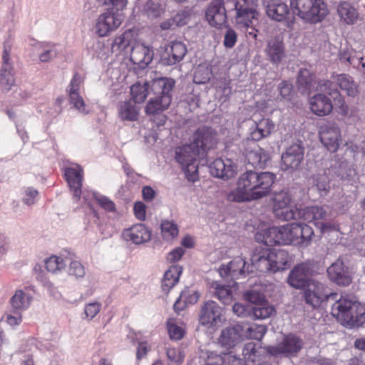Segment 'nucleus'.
Here are the masks:
<instances>
[{
	"mask_svg": "<svg viewBox=\"0 0 365 365\" xmlns=\"http://www.w3.org/2000/svg\"><path fill=\"white\" fill-rule=\"evenodd\" d=\"M298 215L302 220L313 222L316 227L320 229L322 233L327 232L335 228L330 222H324L327 212L320 206H311L299 211Z\"/></svg>",
	"mask_w": 365,
	"mask_h": 365,
	"instance_id": "13",
	"label": "nucleus"
},
{
	"mask_svg": "<svg viewBox=\"0 0 365 365\" xmlns=\"http://www.w3.org/2000/svg\"><path fill=\"white\" fill-rule=\"evenodd\" d=\"M118 116L123 121H135L139 115V109L131 100L120 101L117 106Z\"/></svg>",
	"mask_w": 365,
	"mask_h": 365,
	"instance_id": "33",
	"label": "nucleus"
},
{
	"mask_svg": "<svg viewBox=\"0 0 365 365\" xmlns=\"http://www.w3.org/2000/svg\"><path fill=\"white\" fill-rule=\"evenodd\" d=\"M168 358L174 363L181 364L185 358V354L180 348H168L167 350Z\"/></svg>",
	"mask_w": 365,
	"mask_h": 365,
	"instance_id": "60",
	"label": "nucleus"
},
{
	"mask_svg": "<svg viewBox=\"0 0 365 365\" xmlns=\"http://www.w3.org/2000/svg\"><path fill=\"white\" fill-rule=\"evenodd\" d=\"M101 304L98 302H92L85 304L82 318L86 320L93 319L101 311Z\"/></svg>",
	"mask_w": 365,
	"mask_h": 365,
	"instance_id": "53",
	"label": "nucleus"
},
{
	"mask_svg": "<svg viewBox=\"0 0 365 365\" xmlns=\"http://www.w3.org/2000/svg\"><path fill=\"white\" fill-rule=\"evenodd\" d=\"M210 174L218 178H223L227 176L226 165L225 162L220 159H216L209 166Z\"/></svg>",
	"mask_w": 365,
	"mask_h": 365,
	"instance_id": "50",
	"label": "nucleus"
},
{
	"mask_svg": "<svg viewBox=\"0 0 365 365\" xmlns=\"http://www.w3.org/2000/svg\"><path fill=\"white\" fill-rule=\"evenodd\" d=\"M244 297L247 301L253 304L255 306L259 305V304L266 301L264 296L261 293L253 290L245 292Z\"/></svg>",
	"mask_w": 365,
	"mask_h": 365,
	"instance_id": "62",
	"label": "nucleus"
},
{
	"mask_svg": "<svg viewBox=\"0 0 365 365\" xmlns=\"http://www.w3.org/2000/svg\"><path fill=\"white\" fill-rule=\"evenodd\" d=\"M163 238L171 241L176 238L179 233L178 225L171 220H163L160 225Z\"/></svg>",
	"mask_w": 365,
	"mask_h": 365,
	"instance_id": "45",
	"label": "nucleus"
},
{
	"mask_svg": "<svg viewBox=\"0 0 365 365\" xmlns=\"http://www.w3.org/2000/svg\"><path fill=\"white\" fill-rule=\"evenodd\" d=\"M256 344L253 342L246 344L243 349V355L247 363L257 361Z\"/></svg>",
	"mask_w": 365,
	"mask_h": 365,
	"instance_id": "57",
	"label": "nucleus"
},
{
	"mask_svg": "<svg viewBox=\"0 0 365 365\" xmlns=\"http://www.w3.org/2000/svg\"><path fill=\"white\" fill-rule=\"evenodd\" d=\"M237 24L245 27H249L252 24V20L257 19L258 12L256 8L245 7V9L237 8L236 10Z\"/></svg>",
	"mask_w": 365,
	"mask_h": 365,
	"instance_id": "40",
	"label": "nucleus"
},
{
	"mask_svg": "<svg viewBox=\"0 0 365 365\" xmlns=\"http://www.w3.org/2000/svg\"><path fill=\"white\" fill-rule=\"evenodd\" d=\"M336 83L340 89L349 96L354 98L359 93V86L354 82L352 77L347 74H336L331 76V80H324L319 82L318 89L324 91L332 96L336 94L337 91L334 86Z\"/></svg>",
	"mask_w": 365,
	"mask_h": 365,
	"instance_id": "6",
	"label": "nucleus"
},
{
	"mask_svg": "<svg viewBox=\"0 0 365 365\" xmlns=\"http://www.w3.org/2000/svg\"><path fill=\"white\" fill-rule=\"evenodd\" d=\"M149 83L137 82L130 87V93L135 103L143 102L148 94Z\"/></svg>",
	"mask_w": 365,
	"mask_h": 365,
	"instance_id": "44",
	"label": "nucleus"
},
{
	"mask_svg": "<svg viewBox=\"0 0 365 365\" xmlns=\"http://www.w3.org/2000/svg\"><path fill=\"white\" fill-rule=\"evenodd\" d=\"M304 158V148L299 144H293L282 155L280 168L292 172L299 168Z\"/></svg>",
	"mask_w": 365,
	"mask_h": 365,
	"instance_id": "17",
	"label": "nucleus"
},
{
	"mask_svg": "<svg viewBox=\"0 0 365 365\" xmlns=\"http://www.w3.org/2000/svg\"><path fill=\"white\" fill-rule=\"evenodd\" d=\"M38 192L34 187H27L24 191V195L22 198L23 202L28 205L31 206L34 205L37 200Z\"/></svg>",
	"mask_w": 365,
	"mask_h": 365,
	"instance_id": "59",
	"label": "nucleus"
},
{
	"mask_svg": "<svg viewBox=\"0 0 365 365\" xmlns=\"http://www.w3.org/2000/svg\"><path fill=\"white\" fill-rule=\"evenodd\" d=\"M36 49L38 55L39 61L41 62H48L56 58L58 54L56 46L51 43H38L36 46Z\"/></svg>",
	"mask_w": 365,
	"mask_h": 365,
	"instance_id": "38",
	"label": "nucleus"
},
{
	"mask_svg": "<svg viewBox=\"0 0 365 365\" xmlns=\"http://www.w3.org/2000/svg\"><path fill=\"white\" fill-rule=\"evenodd\" d=\"M255 239L257 242L269 246L288 245L284 225L269 227L266 224H262L257 228Z\"/></svg>",
	"mask_w": 365,
	"mask_h": 365,
	"instance_id": "10",
	"label": "nucleus"
},
{
	"mask_svg": "<svg viewBox=\"0 0 365 365\" xmlns=\"http://www.w3.org/2000/svg\"><path fill=\"white\" fill-rule=\"evenodd\" d=\"M246 263L241 257H237L230 262V275L239 278L245 273Z\"/></svg>",
	"mask_w": 365,
	"mask_h": 365,
	"instance_id": "48",
	"label": "nucleus"
},
{
	"mask_svg": "<svg viewBox=\"0 0 365 365\" xmlns=\"http://www.w3.org/2000/svg\"><path fill=\"white\" fill-rule=\"evenodd\" d=\"M199 297L198 292L189 289H184L173 305L174 310L177 312L183 310L186 306L195 304Z\"/></svg>",
	"mask_w": 365,
	"mask_h": 365,
	"instance_id": "35",
	"label": "nucleus"
},
{
	"mask_svg": "<svg viewBox=\"0 0 365 365\" xmlns=\"http://www.w3.org/2000/svg\"><path fill=\"white\" fill-rule=\"evenodd\" d=\"M337 12L340 20L348 25L355 24L359 19V12L356 8L349 1H342L339 3L337 8Z\"/></svg>",
	"mask_w": 365,
	"mask_h": 365,
	"instance_id": "34",
	"label": "nucleus"
},
{
	"mask_svg": "<svg viewBox=\"0 0 365 365\" xmlns=\"http://www.w3.org/2000/svg\"><path fill=\"white\" fill-rule=\"evenodd\" d=\"M65 176L72 192L73 202L79 203L82 200L81 195L83 193L81 190L83 179V168L79 165L75 164L66 168Z\"/></svg>",
	"mask_w": 365,
	"mask_h": 365,
	"instance_id": "16",
	"label": "nucleus"
},
{
	"mask_svg": "<svg viewBox=\"0 0 365 365\" xmlns=\"http://www.w3.org/2000/svg\"><path fill=\"white\" fill-rule=\"evenodd\" d=\"M171 102L168 96L162 98L158 96L150 98L145 106V113L148 115H154L163 112L169 108Z\"/></svg>",
	"mask_w": 365,
	"mask_h": 365,
	"instance_id": "37",
	"label": "nucleus"
},
{
	"mask_svg": "<svg viewBox=\"0 0 365 365\" xmlns=\"http://www.w3.org/2000/svg\"><path fill=\"white\" fill-rule=\"evenodd\" d=\"M95 199L98 204L101 208L106 212L113 213L115 217L120 216L119 213L116 210L115 203L108 197L94 192H88L84 190L83 193L82 200L79 202L81 205H91V200Z\"/></svg>",
	"mask_w": 365,
	"mask_h": 365,
	"instance_id": "27",
	"label": "nucleus"
},
{
	"mask_svg": "<svg viewBox=\"0 0 365 365\" xmlns=\"http://www.w3.org/2000/svg\"><path fill=\"white\" fill-rule=\"evenodd\" d=\"M210 287L213 289V295L221 303L227 304L228 303V283L222 282L218 280L213 281Z\"/></svg>",
	"mask_w": 365,
	"mask_h": 365,
	"instance_id": "43",
	"label": "nucleus"
},
{
	"mask_svg": "<svg viewBox=\"0 0 365 365\" xmlns=\"http://www.w3.org/2000/svg\"><path fill=\"white\" fill-rule=\"evenodd\" d=\"M339 58L340 61L349 65L355 63V61H356V56L350 46H346L340 51Z\"/></svg>",
	"mask_w": 365,
	"mask_h": 365,
	"instance_id": "56",
	"label": "nucleus"
},
{
	"mask_svg": "<svg viewBox=\"0 0 365 365\" xmlns=\"http://www.w3.org/2000/svg\"><path fill=\"white\" fill-rule=\"evenodd\" d=\"M358 61L362 68H365V63L363 61L365 51V43L364 41H356L350 46Z\"/></svg>",
	"mask_w": 365,
	"mask_h": 365,
	"instance_id": "54",
	"label": "nucleus"
},
{
	"mask_svg": "<svg viewBox=\"0 0 365 365\" xmlns=\"http://www.w3.org/2000/svg\"><path fill=\"white\" fill-rule=\"evenodd\" d=\"M304 289L305 302L314 308L324 306L329 300L336 299L338 297L336 292L329 293L326 287L316 280L308 282Z\"/></svg>",
	"mask_w": 365,
	"mask_h": 365,
	"instance_id": "8",
	"label": "nucleus"
},
{
	"mask_svg": "<svg viewBox=\"0 0 365 365\" xmlns=\"http://www.w3.org/2000/svg\"><path fill=\"white\" fill-rule=\"evenodd\" d=\"M182 272V267L178 264L170 267V268L165 272L162 281V289L163 291H170V289L177 284Z\"/></svg>",
	"mask_w": 365,
	"mask_h": 365,
	"instance_id": "36",
	"label": "nucleus"
},
{
	"mask_svg": "<svg viewBox=\"0 0 365 365\" xmlns=\"http://www.w3.org/2000/svg\"><path fill=\"white\" fill-rule=\"evenodd\" d=\"M288 245L302 247H307L314 235L313 229L304 223H288L284 225Z\"/></svg>",
	"mask_w": 365,
	"mask_h": 365,
	"instance_id": "9",
	"label": "nucleus"
},
{
	"mask_svg": "<svg viewBox=\"0 0 365 365\" xmlns=\"http://www.w3.org/2000/svg\"><path fill=\"white\" fill-rule=\"evenodd\" d=\"M186 53L187 48L185 43L178 41H172L165 48L163 61L168 66L175 65L182 60Z\"/></svg>",
	"mask_w": 365,
	"mask_h": 365,
	"instance_id": "29",
	"label": "nucleus"
},
{
	"mask_svg": "<svg viewBox=\"0 0 365 365\" xmlns=\"http://www.w3.org/2000/svg\"><path fill=\"white\" fill-rule=\"evenodd\" d=\"M264 53L268 61L273 64H279L285 56V49L282 38L277 36L267 42Z\"/></svg>",
	"mask_w": 365,
	"mask_h": 365,
	"instance_id": "25",
	"label": "nucleus"
},
{
	"mask_svg": "<svg viewBox=\"0 0 365 365\" xmlns=\"http://www.w3.org/2000/svg\"><path fill=\"white\" fill-rule=\"evenodd\" d=\"M135 339L138 342L136 358L138 360H141L150 351L151 344L149 342L148 337L140 332L135 334Z\"/></svg>",
	"mask_w": 365,
	"mask_h": 365,
	"instance_id": "46",
	"label": "nucleus"
},
{
	"mask_svg": "<svg viewBox=\"0 0 365 365\" xmlns=\"http://www.w3.org/2000/svg\"><path fill=\"white\" fill-rule=\"evenodd\" d=\"M309 274V266L307 264H299L295 266L289 273L287 279L288 284L296 289L305 288L307 283L313 279L308 278Z\"/></svg>",
	"mask_w": 365,
	"mask_h": 365,
	"instance_id": "26",
	"label": "nucleus"
},
{
	"mask_svg": "<svg viewBox=\"0 0 365 365\" xmlns=\"http://www.w3.org/2000/svg\"><path fill=\"white\" fill-rule=\"evenodd\" d=\"M167 327L169 336L172 339L180 340L183 337L184 329L179 326L175 319H169L167 322Z\"/></svg>",
	"mask_w": 365,
	"mask_h": 365,
	"instance_id": "51",
	"label": "nucleus"
},
{
	"mask_svg": "<svg viewBox=\"0 0 365 365\" xmlns=\"http://www.w3.org/2000/svg\"><path fill=\"white\" fill-rule=\"evenodd\" d=\"M68 260V255H52L45 260V266L48 272L56 274L65 269Z\"/></svg>",
	"mask_w": 365,
	"mask_h": 365,
	"instance_id": "39",
	"label": "nucleus"
},
{
	"mask_svg": "<svg viewBox=\"0 0 365 365\" xmlns=\"http://www.w3.org/2000/svg\"><path fill=\"white\" fill-rule=\"evenodd\" d=\"M274 128V123L267 118L254 121V126L250 132L251 138L257 141L269 136Z\"/></svg>",
	"mask_w": 365,
	"mask_h": 365,
	"instance_id": "31",
	"label": "nucleus"
},
{
	"mask_svg": "<svg viewBox=\"0 0 365 365\" xmlns=\"http://www.w3.org/2000/svg\"><path fill=\"white\" fill-rule=\"evenodd\" d=\"M15 79L13 70L0 71V86L4 91H9L14 86Z\"/></svg>",
	"mask_w": 365,
	"mask_h": 365,
	"instance_id": "49",
	"label": "nucleus"
},
{
	"mask_svg": "<svg viewBox=\"0 0 365 365\" xmlns=\"http://www.w3.org/2000/svg\"><path fill=\"white\" fill-rule=\"evenodd\" d=\"M68 274L76 278H82L86 274L83 265L78 260L68 256Z\"/></svg>",
	"mask_w": 365,
	"mask_h": 365,
	"instance_id": "52",
	"label": "nucleus"
},
{
	"mask_svg": "<svg viewBox=\"0 0 365 365\" xmlns=\"http://www.w3.org/2000/svg\"><path fill=\"white\" fill-rule=\"evenodd\" d=\"M144 10L149 16L152 17H158L163 11L161 6L153 0H150L145 4Z\"/></svg>",
	"mask_w": 365,
	"mask_h": 365,
	"instance_id": "61",
	"label": "nucleus"
},
{
	"mask_svg": "<svg viewBox=\"0 0 365 365\" xmlns=\"http://www.w3.org/2000/svg\"><path fill=\"white\" fill-rule=\"evenodd\" d=\"M273 212L279 219L290 220L296 218L298 210L293 204L290 195L282 191L277 193L273 198Z\"/></svg>",
	"mask_w": 365,
	"mask_h": 365,
	"instance_id": "12",
	"label": "nucleus"
},
{
	"mask_svg": "<svg viewBox=\"0 0 365 365\" xmlns=\"http://www.w3.org/2000/svg\"><path fill=\"white\" fill-rule=\"evenodd\" d=\"M267 327L264 325L253 324L247 329V335L250 338L261 340L267 332Z\"/></svg>",
	"mask_w": 365,
	"mask_h": 365,
	"instance_id": "55",
	"label": "nucleus"
},
{
	"mask_svg": "<svg viewBox=\"0 0 365 365\" xmlns=\"http://www.w3.org/2000/svg\"><path fill=\"white\" fill-rule=\"evenodd\" d=\"M290 257L284 250L257 248L251 256L252 267L264 272H277L289 267Z\"/></svg>",
	"mask_w": 365,
	"mask_h": 365,
	"instance_id": "4",
	"label": "nucleus"
},
{
	"mask_svg": "<svg viewBox=\"0 0 365 365\" xmlns=\"http://www.w3.org/2000/svg\"><path fill=\"white\" fill-rule=\"evenodd\" d=\"M10 50L9 46L4 45V52L2 56V66L1 71L13 70L12 63L10 59Z\"/></svg>",
	"mask_w": 365,
	"mask_h": 365,
	"instance_id": "64",
	"label": "nucleus"
},
{
	"mask_svg": "<svg viewBox=\"0 0 365 365\" xmlns=\"http://www.w3.org/2000/svg\"><path fill=\"white\" fill-rule=\"evenodd\" d=\"M276 175L270 172L247 170L240 176L232 195L237 201L258 200L268 195Z\"/></svg>",
	"mask_w": 365,
	"mask_h": 365,
	"instance_id": "2",
	"label": "nucleus"
},
{
	"mask_svg": "<svg viewBox=\"0 0 365 365\" xmlns=\"http://www.w3.org/2000/svg\"><path fill=\"white\" fill-rule=\"evenodd\" d=\"M319 135L321 143L327 150L335 152L339 149L341 135L339 127L335 123L327 122L322 125Z\"/></svg>",
	"mask_w": 365,
	"mask_h": 365,
	"instance_id": "14",
	"label": "nucleus"
},
{
	"mask_svg": "<svg viewBox=\"0 0 365 365\" xmlns=\"http://www.w3.org/2000/svg\"><path fill=\"white\" fill-rule=\"evenodd\" d=\"M175 85V81L173 78L168 77H159L153 79L151 89L153 93L162 98L168 96L172 101V91Z\"/></svg>",
	"mask_w": 365,
	"mask_h": 365,
	"instance_id": "30",
	"label": "nucleus"
},
{
	"mask_svg": "<svg viewBox=\"0 0 365 365\" xmlns=\"http://www.w3.org/2000/svg\"><path fill=\"white\" fill-rule=\"evenodd\" d=\"M332 300L335 302L331 307V315L341 325L351 329L365 323V304L343 297Z\"/></svg>",
	"mask_w": 365,
	"mask_h": 365,
	"instance_id": "3",
	"label": "nucleus"
},
{
	"mask_svg": "<svg viewBox=\"0 0 365 365\" xmlns=\"http://www.w3.org/2000/svg\"><path fill=\"white\" fill-rule=\"evenodd\" d=\"M267 16L272 20L282 22L284 25L291 28L294 24V18L292 16L289 8L286 2L282 0H264Z\"/></svg>",
	"mask_w": 365,
	"mask_h": 365,
	"instance_id": "11",
	"label": "nucleus"
},
{
	"mask_svg": "<svg viewBox=\"0 0 365 365\" xmlns=\"http://www.w3.org/2000/svg\"><path fill=\"white\" fill-rule=\"evenodd\" d=\"M122 21L120 14L108 10L96 19V32L101 37L107 36L120 26Z\"/></svg>",
	"mask_w": 365,
	"mask_h": 365,
	"instance_id": "15",
	"label": "nucleus"
},
{
	"mask_svg": "<svg viewBox=\"0 0 365 365\" xmlns=\"http://www.w3.org/2000/svg\"><path fill=\"white\" fill-rule=\"evenodd\" d=\"M226 322L225 310L214 301H208L202 307L199 322L207 329L215 331Z\"/></svg>",
	"mask_w": 365,
	"mask_h": 365,
	"instance_id": "7",
	"label": "nucleus"
},
{
	"mask_svg": "<svg viewBox=\"0 0 365 365\" xmlns=\"http://www.w3.org/2000/svg\"><path fill=\"white\" fill-rule=\"evenodd\" d=\"M154 56L153 48L140 41H135L132 46L130 61L140 68H146L152 61Z\"/></svg>",
	"mask_w": 365,
	"mask_h": 365,
	"instance_id": "22",
	"label": "nucleus"
},
{
	"mask_svg": "<svg viewBox=\"0 0 365 365\" xmlns=\"http://www.w3.org/2000/svg\"><path fill=\"white\" fill-rule=\"evenodd\" d=\"M83 80L80 75L76 73L68 87L67 91L69 96V102L80 114L86 115L89 109L85 104L83 98L79 94V90L82 85Z\"/></svg>",
	"mask_w": 365,
	"mask_h": 365,
	"instance_id": "20",
	"label": "nucleus"
},
{
	"mask_svg": "<svg viewBox=\"0 0 365 365\" xmlns=\"http://www.w3.org/2000/svg\"><path fill=\"white\" fill-rule=\"evenodd\" d=\"M246 157L250 165L259 168H264L270 160L269 153L258 145L249 149Z\"/></svg>",
	"mask_w": 365,
	"mask_h": 365,
	"instance_id": "32",
	"label": "nucleus"
},
{
	"mask_svg": "<svg viewBox=\"0 0 365 365\" xmlns=\"http://www.w3.org/2000/svg\"><path fill=\"white\" fill-rule=\"evenodd\" d=\"M22 312L21 311L12 310L11 313L6 314V323L12 327L19 326L22 322Z\"/></svg>",
	"mask_w": 365,
	"mask_h": 365,
	"instance_id": "63",
	"label": "nucleus"
},
{
	"mask_svg": "<svg viewBox=\"0 0 365 365\" xmlns=\"http://www.w3.org/2000/svg\"><path fill=\"white\" fill-rule=\"evenodd\" d=\"M327 274L329 279L339 286H349L352 282L351 273L341 259L327 268Z\"/></svg>",
	"mask_w": 365,
	"mask_h": 365,
	"instance_id": "21",
	"label": "nucleus"
},
{
	"mask_svg": "<svg viewBox=\"0 0 365 365\" xmlns=\"http://www.w3.org/2000/svg\"><path fill=\"white\" fill-rule=\"evenodd\" d=\"M152 232L145 225L138 223L125 229L122 232L124 240L135 245H141L151 239Z\"/></svg>",
	"mask_w": 365,
	"mask_h": 365,
	"instance_id": "24",
	"label": "nucleus"
},
{
	"mask_svg": "<svg viewBox=\"0 0 365 365\" xmlns=\"http://www.w3.org/2000/svg\"><path fill=\"white\" fill-rule=\"evenodd\" d=\"M34 289L31 286H26L17 289L9 299L12 310L24 312L31 305L34 300Z\"/></svg>",
	"mask_w": 365,
	"mask_h": 365,
	"instance_id": "23",
	"label": "nucleus"
},
{
	"mask_svg": "<svg viewBox=\"0 0 365 365\" xmlns=\"http://www.w3.org/2000/svg\"><path fill=\"white\" fill-rule=\"evenodd\" d=\"M216 134L208 127L198 128L193 134L192 143L175 150V160L181 165L188 181L195 182L198 178L197 158L203 156L215 143Z\"/></svg>",
	"mask_w": 365,
	"mask_h": 365,
	"instance_id": "1",
	"label": "nucleus"
},
{
	"mask_svg": "<svg viewBox=\"0 0 365 365\" xmlns=\"http://www.w3.org/2000/svg\"><path fill=\"white\" fill-rule=\"evenodd\" d=\"M274 312V308L267 301L254 306L250 314L255 319H264L269 317Z\"/></svg>",
	"mask_w": 365,
	"mask_h": 365,
	"instance_id": "42",
	"label": "nucleus"
},
{
	"mask_svg": "<svg viewBox=\"0 0 365 365\" xmlns=\"http://www.w3.org/2000/svg\"><path fill=\"white\" fill-rule=\"evenodd\" d=\"M205 17L212 26L218 29L228 27L227 11L222 0L213 1L206 11Z\"/></svg>",
	"mask_w": 365,
	"mask_h": 365,
	"instance_id": "19",
	"label": "nucleus"
},
{
	"mask_svg": "<svg viewBox=\"0 0 365 365\" xmlns=\"http://www.w3.org/2000/svg\"><path fill=\"white\" fill-rule=\"evenodd\" d=\"M135 41L134 32L131 30L125 31L120 36L115 38L113 43V48L125 50L129 46H131Z\"/></svg>",
	"mask_w": 365,
	"mask_h": 365,
	"instance_id": "47",
	"label": "nucleus"
},
{
	"mask_svg": "<svg viewBox=\"0 0 365 365\" xmlns=\"http://www.w3.org/2000/svg\"><path fill=\"white\" fill-rule=\"evenodd\" d=\"M310 110L317 116H326L333 110L331 100L322 93H317L309 100Z\"/></svg>",
	"mask_w": 365,
	"mask_h": 365,
	"instance_id": "28",
	"label": "nucleus"
},
{
	"mask_svg": "<svg viewBox=\"0 0 365 365\" xmlns=\"http://www.w3.org/2000/svg\"><path fill=\"white\" fill-rule=\"evenodd\" d=\"M303 342L298 336L294 334L285 336L283 341L277 346H269L266 348L267 351L272 355L280 354L287 356H294L302 348Z\"/></svg>",
	"mask_w": 365,
	"mask_h": 365,
	"instance_id": "18",
	"label": "nucleus"
},
{
	"mask_svg": "<svg viewBox=\"0 0 365 365\" xmlns=\"http://www.w3.org/2000/svg\"><path fill=\"white\" fill-rule=\"evenodd\" d=\"M316 186L322 195L326 194L330 188L329 178L326 173L318 175L316 180Z\"/></svg>",
	"mask_w": 365,
	"mask_h": 365,
	"instance_id": "58",
	"label": "nucleus"
},
{
	"mask_svg": "<svg viewBox=\"0 0 365 365\" xmlns=\"http://www.w3.org/2000/svg\"><path fill=\"white\" fill-rule=\"evenodd\" d=\"M290 6L294 14L309 24L322 21L329 13L323 0H290Z\"/></svg>",
	"mask_w": 365,
	"mask_h": 365,
	"instance_id": "5",
	"label": "nucleus"
},
{
	"mask_svg": "<svg viewBox=\"0 0 365 365\" xmlns=\"http://www.w3.org/2000/svg\"><path fill=\"white\" fill-rule=\"evenodd\" d=\"M212 71L210 65L207 63H202L197 66L194 72L193 81L197 84H204L211 78Z\"/></svg>",
	"mask_w": 365,
	"mask_h": 365,
	"instance_id": "41",
	"label": "nucleus"
}]
</instances>
